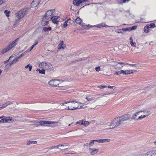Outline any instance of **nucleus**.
Returning a JSON list of instances; mask_svg holds the SVG:
<instances>
[{
  "label": "nucleus",
  "mask_w": 156,
  "mask_h": 156,
  "mask_svg": "<svg viewBox=\"0 0 156 156\" xmlns=\"http://www.w3.org/2000/svg\"><path fill=\"white\" fill-rule=\"evenodd\" d=\"M122 123L119 117L114 118L109 125L110 129H113L120 126Z\"/></svg>",
  "instance_id": "f257e3e1"
},
{
  "label": "nucleus",
  "mask_w": 156,
  "mask_h": 156,
  "mask_svg": "<svg viewBox=\"0 0 156 156\" xmlns=\"http://www.w3.org/2000/svg\"><path fill=\"white\" fill-rule=\"evenodd\" d=\"M26 11V10L25 9H22L15 14V23H16V22H17L20 18L24 16L27 14Z\"/></svg>",
  "instance_id": "f03ea898"
},
{
  "label": "nucleus",
  "mask_w": 156,
  "mask_h": 156,
  "mask_svg": "<svg viewBox=\"0 0 156 156\" xmlns=\"http://www.w3.org/2000/svg\"><path fill=\"white\" fill-rule=\"evenodd\" d=\"M111 66L114 67V68L116 70H119L123 67L122 65L124 63L122 62H117L116 61H113L110 62Z\"/></svg>",
  "instance_id": "7ed1b4c3"
},
{
  "label": "nucleus",
  "mask_w": 156,
  "mask_h": 156,
  "mask_svg": "<svg viewBox=\"0 0 156 156\" xmlns=\"http://www.w3.org/2000/svg\"><path fill=\"white\" fill-rule=\"evenodd\" d=\"M58 123L57 122H50L46 121H40L39 122L40 125H43L45 126H54V124Z\"/></svg>",
  "instance_id": "20e7f679"
},
{
  "label": "nucleus",
  "mask_w": 156,
  "mask_h": 156,
  "mask_svg": "<svg viewBox=\"0 0 156 156\" xmlns=\"http://www.w3.org/2000/svg\"><path fill=\"white\" fill-rule=\"evenodd\" d=\"M12 120V117H1V122L10 123Z\"/></svg>",
  "instance_id": "39448f33"
},
{
  "label": "nucleus",
  "mask_w": 156,
  "mask_h": 156,
  "mask_svg": "<svg viewBox=\"0 0 156 156\" xmlns=\"http://www.w3.org/2000/svg\"><path fill=\"white\" fill-rule=\"evenodd\" d=\"M119 117L122 124L123 122L129 119L130 118V116L129 114H125Z\"/></svg>",
  "instance_id": "423d86ee"
},
{
  "label": "nucleus",
  "mask_w": 156,
  "mask_h": 156,
  "mask_svg": "<svg viewBox=\"0 0 156 156\" xmlns=\"http://www.w3.org/2000/svg\"><path fill=\"white\" fill-rule=\"evenodd\" d=\"M89 0H74L73 3L74 5L79 6L80 4L88 1Z\"/></svg>",
  "instance_id": "0eeeda50"
},
{
  "label": "nucleus",
  "mask_w": 156,
  "mask_h": 156,
  "mask_svg": "<svg viewBox=\"0 0 156 156\" xmlns=\"http://www.w3.org/2000/svg\"><path fill=\"white\" fill-rule=\"evenodd\" d=\"M19 40V38H16L14 41L11 42L7 46L9 47L10 49H11L16 45V43Z\"/></svg>",
  "instance_id": "6e6552de"
},
{
  "label": "nucleus",
  "mask_w": 156,
  "mask_h": 156,
  "mask_svg": "<svg viewBox=\"0 0 156 156\" xmlns=\"http://www.w3.org/2000/svg\"><path fill=\"white\" fill-rule=\"evenodd\" d=\"M50 16L46 14L43 17V20L41 22V24L43 26H45L46 23L48 22V20Z\"/></svg>",
  "instance_id": "1a4fd4ad"
},
{
  "label": "nucleus",
  "mask_w": 156,
  "mask_h": 156,
  "mask_svg": "<svg viewBox=\"0 0 156 156\" xmlns=\"http://www.w3.org/2000/svg\"><path fill=\"white\" fill-rule=\"evenodd\" d=\"M82 106H80L79 105H78L77 107H73L72 108L71 107L69 108V106L68 107V108H63L65 109H67L68 110H73L76 109H78L82 108Z\"/></svg>",
  "instance_id": "9d476101"
},
{
  "label": "nucleus",
  "mask_w": 156,
  "mask_h": 156,
  "mask_svg": "<svg viewBox=\"0 0 156 156\" xmlns=\"http://www.w3.org/2000/svg\"><path fill=\"white\" fill-rule=\"evenodd\" d=\"M89 151L90 154L92 155H94L96 154L98 152V149L90 148L89 149Z\"/></svg>",
  "instance_id": "9b49d317"
},
{
  "label": "nucleus",
  "mask_w": 156,
  "mask_h": 156,
  "mask_svg": "<svg viewBox=\"0 0 156 156\" xmlns=\"http://www.w3.org/2000/svg\"><path fill=\"white\" fill-rule=\"evenodd\" d=\"M45 69L49 71H51L52 69V66L49 63H46Z\"/></svg>",
  "instance_id": "f8f14e48"
},
{
  "label": "nucleus",
  "mask_w": 156,
  "mask_h": 156,
  "mask_svg": "<svg viewBox=\"0 0 156 156\" xmlns=\"http://www.w3.org/2000/svg\"><path fill=\"white\" fill-rule=\"evenodd\" d=\"M40 2V0H34L31 3V5L32 7H36Z\"/></svg>",
  "instance_id": "ddd939ff"
},
{
  "label": "nucleus",
  "mask_w": 156,
  "mask_h": 156,
  "mask_svg": "<svg viewBox=\"0 0 156 156\" xmlns=\"http://www.w3.org/2000/svg\"><path fill=\"white\" fill-rule=\"evenodd\" d=\"M12 104V102L10 101H6L5 103H3L1 105V109L6 107L7 106Z\"/></svg>",
  "instance_id": "4468645a"
},
{
  "label": "nucleus",
  "mask_w": 156,
  "mask_h": 156,
  "mask_svg": "<svg viewBox=\"0 0 156 156\" xmlns=\"http://www.w3.org/2000/svg\"><path fill=\"white\" fill-rule=\"evenodd\" d=\"M57 80H51L49 82V84L53 86L57 87L58 85V84H57V82H58Z\"/></svg>",
  "instance_id": "2eb2a0df"
},
{
  "label": "nucleus",
  "mask_w": 156,
  "mask_h": 156,
  "mask_svg": "<svg viewBox=\"0 0 156 156\" xmlns=\"http://www.w3.org/2000/svg\"><path fill=\"white\" fill-rule=\"evenodd\" d=\"M156 151H150L145 154V156H154V155Z\"/></svg>",
  "instance_id": "dca6fc26"
},
{
  "label": "nucleus",
  "mask_w": 156,
  "mask_h": 156,
  "mask_svg": "<svg viewBox=\"0 0 156 156\" xmlns=\"http://www.w3.org/2000/svg\"><path fill=\"white\" fill-rule=\"evenodd\" d=\"M86 98L88 101H90L92 100L95 101L97 100V99L95 98L94 96L93 95L88 96L86 97Z\"/></svg>",
  "instance_id": "f3484780"
},
{
  "label": "nucleus",
  "mask_w": 156,
  "mask_h": 156,
  "mask_svg": "<svg viewBox=\"0 0 156 156\" xmlns=\"http://www.w3.org/2000/svg\"><path fill=\"white\" fill-rule=\"evenodd\" d=\"M70 102H75V103H74V104L72 105H75V106H76V105L75 104L76 103H77V104H81V103L79 101H77L76 100H74L73 101H67V102H65L64 103H62L61 104V105L62 106V105H64V104H67V103H69Z\"/></svg>",
  "instance_id": "a211bd4d"
},
{
  "label": "nucleus",
  "mask_w": 156,
  "mask_h": 156,
  "mask_svg": "<svg viewBox=\"0 0 156 156\" xmlns=\"http://www.w3.org/2000/svg\"><path fill=\"white\" fill-rule=\"evenodd\" d=\"M141 111H139L133 115L132 116L131 119L133 120H138V116L139 114L141 112Z\"/></svg>",
  "instance_id": "6ab92c4d"
},
{
  "label": "nucleus",
  "mask_w": 156,
  "mask_h": 156,
  "mask_svg": "<svg viewBox=\"0 0 156 156\" xmlns=\"http://www.w3.org/2000/svg\"><path fill=\"white\" fill-rule=\"evenodd\" d=\"M58 49H63L66 47V45L63 44V41H62L58 44Z\"/></svg>",
  "instance_id": "aec40b11"
},
{
  "label": "nucleus",
  "mask_w": 156,
  "mask_h": 156,
  "mask_svg": "<svg viewBox=\"0 0 156 156\" xmlns=\"http://www.w3.org/2000/svg\"><path fill=\"white\" fill-rule=\"evenodd\" d=\"M110 65V64H108L106 65H104L102 66L103 67V70L105 71H107L108 70L109 68V66Z\"/></svg>",
  "instance_id": "412c9836"
},
{
  "label": "nucleus",
  "mask_w": 156,
  "mask_h": 156,
  "mask_svg": "<svg viewBox=\"0 0 156 156\" xmlns=\"http://www.w3.org/2000/svg\"><path fill=\"white\" fill-rule=\"evenodd\" d=\"M82 20L79 17H77L75 21L73 22L74 23H76L79 24H80Z\"/></svg>",
  "instance_id": "4be33fe9"
},
{
  "label": "nucleus",
  "mask_w": 156,
  "mask_h": 156,
  "mask_svg": "<svg viewBox=\"0 0 156 156\" xmlns=\"http://www.w3.org/2000/svg\"><path fill=\"white\" fill-rule=\"evenodd\" d=\"M130 40V44L132 46L136 47V43L135 42H133V38L132 37H130L129 38Z\"/></svg>",
  "instance_id": "5701e85b"
},
{
  "label": "nucleus",
  "mask_w": 156,
  "mask_h": 156,
  "mask_svg": "<svg viewBox=\"0 0 156 156\" xmlns=\"http://www.w3.org/2000/svg\"><path fill=\"white\" fill-rule=\"evenodd\" d=\"M131 71L130 70H126L125 71H124L123 70H121L120 71V72L124 74H130V72Z\"/></svg>",
  "instance_id": "b1692460"
},
{
  "label": "nucleus",
  "mask_w": 156,
  "mask_h": 156,
  "mask_svg": "<svg viewBox=\"0 0 156 156\" xmlns=\"http://www.w3.org/2000/svg\"><path fill=\"white\" fill-rule=\"evenodd\" d=\"M99 141L100 143H103L105 142H109L110 141V140L109 139H100V140Z\"/></svg>",
  "instance_id": "393cba45"
},
{
  "label": "nucleus",
  "mask_w": 156,
  "mask_h": 156,
  "mask_svg": "<svg viewBox=\"0 0 156 156\" xmlns=\"http://www.w3.org/2000/svg\"><path fill=\"white\" fill-rule=\"evenodd\" d=\"M149 26L147 25L144 28V31L146 33H147L149 31Z\"/></svg>",
  "instance_id": "a878e982"
},
{
  "label": "nucleus",
  "mask_w": 156,
  "mask_h": 156,
  "mask_svg": "<svg viewBox=\"0 0 156 156\" xmlns=\"http://www.w3.org/2000/svg\"><path fill=\"white\" fill-rule=\"evenodd\" d=\"M19 59V58H18V57H16L11 62V64H15V63H16L17 62H18V59Z\"/></svg>",
  "instance_id": "bb28decb"
},
{
  "label": "nucleus",
  "mask_w": 156,
  "mask_h": 156,
  "mask_svg": "<svg viewBox=\"0 0 156 156\" xmlns=\"http://www.w3.org/2000/svg\"><path fill=\"white\" fill-rule=\"evenodd\" d=\"M94 143L92 141V140H90V142L89 143H87L85 144L86 147H89L92 146L94 144Z\"/></svg>",
  "instance_id": "cd10ccee"
},
{
  "label": "nucleus",
  "mask_w": 156,
  "mask_h": 156,
  "mask_svg": "<svg viewBox=\"0 0 156 156\" xmlns=\"http://www.w3.org/2000/svg\"><path fill=\"white\" fill-rule=\"evenodd\" d=\"M51 20L54 23L57 24L58 22V21L57 20L55 19V17L54 16L52 17L51 18Z\"/></svg>",
  "instance_id": "c85d7f7f"
},
{
  "label": "nucleus",
  "mask_w": 156,
  "mask_h": 156,
  "mask_svg": "<svg viewBox=\"0 0 156 156\" xmlns=\"http://www.w3.org/2000/svg\"><path fill=\"white\" fill-rule=\"evenodd\" d=\"M10 49H9V47L7 46L5 48H4L2 51V54H4L5 53L7 52L8 51H9Z\"/></svg>",
  "instance_id": "c756f323"
},
{
  "label": "nucleus",
  "mask_w": 156,
  "mask_h": 156,
  "mask_svg": "<svg viewBox=\"0 0 156 156\" xmlns=\"http://www.w3.org/2000/svg\"><path fill=\"white\" fill-rule=\"evenodd\" d=\"M43 30L44 31L46 32L48 30H51V28L50 27H44L43 28Z\"/></svg>",
  "instance_id": "7c9ffc66"
},
{
  "label": "nucleus",
  "mask_w": 156,
  "mask_h": 156,
  "mask_svg": "<svg viewBox=\"0 0 156 156\" xmlns=\"http://www.w3.org/2000/svg\"><path fill=\"white\" fill-rule=\"evenodd\" d=\"M37 143V141H31L30 140H29L27 142V145H29L30 144H36Z\"/></svg>",
  "instance_id": "2f4dec72"
},
{
  "label": "nucleus",
  "mask_w": 156,
  "mask_h": 156,
  "mask_svg": "<svg viewBox=\"0 0 156 156\" xmlns=\"http://www.w3.org/2000/svg\"><path fill=\"white\" fill-rule=\"evenodd\" d=\"M67 144H62L58 145L57 146V148H59V147H65L67 146H69V145H67Z\"/></svg>",
  "instance_id": "473e14b6"
},
{
  "label": "nucleus",
  "mask_w": 156,
  "mask_h": 156,
  "mask_svg": "<svg viewBox=\"0 0 156 156\" xmlns=\"http://www.w3.org/2000/svg\"><path fill=\"white\" fill-rule=\"evenodd\" d=\"M148 115H149V114H147V115H144L143 116H142V115H141V116H138V120L139 119H142L145 117H146V116H148Z\"/></svg>",
  "instance_id": "72a5a7b5"
},
{
  "label": "nucleus",
  "mask_w": 156,
  "mask_h": 156,
  "mask_svg": "<svg viewBox=\"0 0 156 156\" xmlns=\"http://www.w3.org/2000/svg\"><path fill=\"white\" fill-rule=\"evenodd\" d=\"M46 63L44 62H42L39 65V66L40 68H44L45 67Z\"/></svg>",
  "instance_id": "f704fd0d"
},
{
  "label": "nucleus",
  "mask_w": 156,
  "mask_h": 156,
  "mask_svg": "<svg viewBox=\"0 0 156 156\" xmlns=\"http://www.w3.org/2000/svg\"><path fill=\"white\" fill-rule=\"evenodd\" d=\"M89 124V122L84 120V121L83 122V124L82 125H84L85 126H87Z\"/></svg>",
  "instance_id": "c9c22d12"
},
{
  "label": "nucleus",
  "mask_w": 156,
  "mask_h": 156,
  "mask_svg": "<svg viewBox=\"0 0 156 156\" xmlns=\"http://www.w3.org/2000/svg\"><path fill=\"white\" fill-rule=\"evenodd\" d=\"M83 121H84V120H79L76 122V124L82 125Z\"/></svg>",
  "instance_id": "e433bc0d"
},
{
  "label": "nucleus",
  "mask_w": 156,
  "mask_h": 156,
  "mask_svg": "<svg viewBox=\"0 0 156 156\" xmlns=\"http://www.w3.org/2000/svg\"><path fill=\"white\" fill-rule=\"evenodd\" d=\"M4 13L5 14L7 17H9V16L8 14L10 13V11H8L7 10H5L4 12Z\"/></svg>",
  "instance_id": "4c0bfd02"
},
{
  "label": "nucleus",
  "mask_w": 156,
  "mask_h": 156,
  "mask_svg": "<svg viewBox=\"0 0 156 156\" xmlns=\"http://www.w3.org/2000/svg\"><path fill=\"white\" fill-rule=\"evenodd\" d=\"M100 24V25H101V27H113L112 26H108V25H106L104 23H101Z\"/></svg>",
  "instance_id": "58836bf2"
},
{
  "label": "nucleus",
  "mask_w": 156,
  "mask_h": 156,
  "mask_svg": "<svg viewBox=\"0 0 156 156\" xmlns=\"http://www.w3.org/2000/svg\"><path fill=\"white\" fill-rule=\"evenodd\" d=\"M149 26V28H153L155 27V24L154 23H151L150 25H147Z\"/></svg>",
  "instance_id": "ea45409f"
},
{
  "label": "nucleus",
  "mask_w": 156,
  "mask_h": 156,
  "mask_svg": "<svg viewBox=\"0 0 156 156\" xmlns=\"http://www.w3.org/2000/svg\"><path fill=\"white\" fill-rule=\"evenodd\" d=\"M142 112H143V113L144 114H145V115H147V114H149V115H150V114L149 113V112L148 111H141Z\"/></svg>",
  "instance_id": "a19ab883"
},
{
  "label": "nucleus",
  "mask_w": 156,
  "mask_h": 156,
  "mask_svg": "<svg viewBox=\"0 0 156 156\" xmlns=\"http://www.w3.org/2000/svg\"><path fill=\"white\" fill-rule=\"evenodd\" d=\"M137 28V26H133L132 27H129V30H130V31L133 30H135Z\"/></svg>",
  "instance_id": "79ce46f5"
},
{
  "label": "nucleus",
  "mask_w": 156,
  "mask_h": 156,
  "mask_svg": "<svg viewBox=\"0 0 156 156\" xmlns=\"http://www.w3.org/2000/svg\"><path fill=\"white\" fill-rule=\"evenodd\" d=\"M12 64H11V62L10 63L8 64L7 65H6L5 66V68L6 69H8L10 66H11Z\"/></svg>",
  "instance_id": "37998d69"
},
{
  "label": "nucleus",
  "mask_w": 156,
  "mask_h": 156,
  "mask_svg": "<svg viewBox=\"0 0 156 156\" xmlns=\"http://www.w3.org/2000/svg\"><path fill=\"white\" fill-rule=\"evenodd\" d=\"M39 73L42 74H45V70L43 69L41 70Z\"/></svg>",
  "instance_id": "c03bdc74"
},
{
  "label": "nucleus",
  "mask_w": 156,
  "mask_h": 156,
  "mask_svg": "<svg viewBox=\"0 0 156 156\" xmlns=\"http://www.w3.org/2000/svg\"><path fill=\"white\" fill-rule=\"evenodd\" d=\"M129 0H119V3H125L126 2H128Z\"/></svg>",
  "instance_id": "a18cd8bd"
},
{
  "label": "nucleus",
  "mask_w": 156,
  "mask_h": 156,
  "mask_svg": "<svg viewBox=\"0 0 156 156\" xmlns=\"http://www.w3.org/2000/svg\"><path fill=\"white\" fill-rule=\"evenodd\" d=\"M46 14L47 15L50 16H51L52 14V13H51V12H50L49 10H48L46 12Z\"/></svg>",
  "instance_id": "49530a36"
},
{
  "label": "nucleus",
  "mask_w": 156,
  "mask_h": 156,
  "mask_svg": "<svg viewBox=\"0 0 156 156\" xmlns=\"http://www.w3.org/2000/svg\"><path fill=\"white\" fill-rule=\"evenodd\" d=\"M129 27H128L127 28H123L122 29V30L124 31H130V30H129Z\"/></svg>",
  "instance_id": "de8ad7c7"
},
{
  "label": "nucleus",
  "mask_w": 156,
  "mask_h": 156,
  "mask_svg": "<svg viewBox=\"0 0 156 156\" xmlns=\"http://www.w3.org/2000/svg\"><path fill=\"white\" fill-rule=\"evenodd\" d=\"M100 67L98 66L95 68V70L96 72H98L100 70Z\"/></svg>",
  "instance_id": "09e8293b"
},
{
  "label": "nucleus",
  "mask_w": 156,
  "mask_h": 156,
  "mask_svg": "<svg viewBox=\"0 0 156 156\" xmlns=\"http://www.w3.org/2000/svg\"><path fill=\"white\" fill-rule=\"evenodd\" d=\"M48 150V147L44 148L43 150V151L44 152V153L47 152Z\"/></svg>",
  "instance_id": "8fccbe9b"
},
{
  "label": "nucleus",
  "mask_w": 156,
  "mask_h": 156,
  "mask_svg": "<svg viewBox=\"0 0 156 156\" xmlns=\"http://www.w3.org/2000/svg\"><path fill=\"white\" fill-rule=\"evenodd\" d=\"M92 27H97L99 28L101 27V26L100 24H99L97 25H96L93 26Z\"/></svg>",
  "instance_id": "3c124183"
},
{
  "label": "nucleus",
  "mask_w": 156,
  "mask_h": 156,
  "mask_svg": "<svg viewBox=\"0 0 156 156\" xmlns=\"http://www.w3.org/2000/svg\"><path fill=\"white\" fill-rule=\"evenodd\" d=\"M13 57V56H11L10 57H9V59L7 60L6 61H4V62L5 63H6L7 62H8L9 61V60L12 59V58Z\"/></svg>",
  "instance_id": "603ef678"
},
{
  "label": "nucleus",
  "mask_w": 156,
  "mask_h": 156,
  "mask_svg": "<svg viewBox=\"0 0 156 156\" xmlns=\"http://www.w3.org/2000/svg\"><path fill=\"white\" fill-rule=\"evenodd\" d=\"M33 48H34L32 47V46L30 48L28 49L27 51H26L25 52H29V51H30L32 50V49Z\"/></svg>",
  "instance_id": "864d4df0"
},
{
  "label": "nucleus",
  "mask_w": 156,
  "mask_h": 156,
  "mask_svg": "<svg viewBox=\"0 0 156 156\" xmlns=\"http://www.w3.org/2000/svg\"><path fill=\"white\" fill-rule=\"evenodd\" d=\"M67 22H64V23H63V24L64 27L66 28V27H67Z\"/></svg>",
  "instance_id": "5fc2aeb1"
},
{
  "label": "nucleus",
  "mask_w": 156,
  "mask_h": 156,
  "mask_svg": "<svg viewBox=\"0 0 156 156\" xmlns=\"http://www.w3.org/2000/svg\"><path fill=\"white\" fill-rule=\"evenodd\" d=\"M65 147H59V148H58L60 150H65L67 148H65Z\"/></svg>",
  "instance_id": "6e6d98bb"
},
{
  "label": "nucleus",
  "mask_w": 156,
  "mask_h": 156,
  "mask_svg": "<svg viewBox=\"0 0 156 156\" xmlns=\"http://www.w3.org/2000/svg\"><path fill=\"white\" fill-rule=\"evenodd\" d=\"M25 53V52H24V53L18 56V58H19L20 59V58L22 57L24 55V53Z\"/></svg>",
  "instance_id": "4d7b16f0"
},
{
  "label": "nucleus",
  "mask_w": 156,
  "mask_h": 156,
  "mask_svg": "<svg viewBox=\"0 0 156 156\" xmlns=\"http://www.w3.org/2000/svg\"><path fill=\"white\" fill-rule=\"evenodd\" d=\"M99 140H100V139L92 140V141L93 142H94H94L96 141V142H97L99 143H100V141H99Z\"/></svg>",
  "instance_id": "13d9d810"
},
{
  "label": "nucleus",
  "mask_w": 156,
  "mask_h": 156,
  "mask_svg": "<svg viewBox=\"0 0 156 156\" xmlns=\"http://www.w3.org/2000/svg\"><path fill=\"white\" fill-rule=\"evenodd\" d=\"M107 87V86H99V87L100 88L102 89V88H105Z\"/></svg>",
  "instance_id": "bf43d9fd"
},
{
  "label": "nucleus",
  "mask_w": 156,
  "mask_h": 156,
  "mask_svg": "<svg viewBox=\"0 0 156 156\" xmlns=\"http://www.w3.org/2000/svg\"><path fill=\"white\" fill-rule=\"evenodd\" d=\"M55 147H57V146L56 147V146L51 147H48V150H49V149H53L54 148H55Z\"/></svg>",
  "instance_id": "052dcab7"
},
{
  "label": "nucleus",
  "mask_w": 156,
  "mask_h": 156,
  "mask_svg": "<svg viewBox=\"0 0 156 156\" xmlns=\"http://www.w3.org/2000/svg\"><path fill=\"white\" fill-rule=\"evenodd\" d=\"M32 66H30L29 67V70L30 71H31L32 69Z\"/></svg>",
  "instance_id": "680f3d73"
},
{
  "label": "nucleus",
  "mask_w": 156,
  "mask_h": 156,
  "mask_svg": "<svg viewBox=\"0 0 156 156\" xmlns=\"http://www.w3.org/2000/svg\"><path fill=\"white\" fill-rule=\"evenodd\" d=\"M37 44L38 42H36L32 46V47L34 48Z\"/></svg>",
  "instance_id": "e2e57ef3"
},
{
  "label": "nucleus",
  "mask_w": 156,
  "mask_h": 156,
  "mask_svg": "<svg viewBox=\"0 0 156 156\" xmlns=\"http://www.w3.org/2000/svg\"><path fill=\"white\" fill-rule=\"evenodd\" d=\"M37 44L38 42H36L32 46V47L34 48Z\"/></svg>",
  "instance_id": "0e129e2a"
},
{
  "label": "nucleus",
  "mask_w": 156,
  "mask_h": 156,
  "mask_svg": "<svg viewBox=\"0 0 156 156\" xmlns=\"http://www.w3.org/2000/svg\"><path fill=\"white\" fill-rule=\"evenodd\" d=\"M122 74V73H121V72H120V71H118V72H116V73H115V74L117 75H119V74Z\"/></svg>",
  "instance_id": "69168bd1"
},
{
  "label": "nucleus",
  "mask_w": 156,
  "mask_h": 156,
  "mask_svg": "<svg viewBox=\"0 0 156 156\" xmlns=\"http://www.w3.org/2000/svg\"><path fill=\"white\" fill-rule=\"evenodd\" d=\"M5 2V0H1V4H3Z\"/></svg>",
  "instance_id": "338daca9"
},
{
  "label": "nucleus",
  "mask_w": 156,
  "mask_h": 156,
  "mask_svg": "<svg viewBox=\"0 0 156 156\" xmlns=\"http://www.w3.org/2000/svg\"><path fill=\"white\" fill-rule=\"evenodd\" d=\"M55 9H52L50 10H49V11L51 12V13H53L55 11Z\"/></svg>",
  "instance_id": "774afa93"
}]
</instances>
